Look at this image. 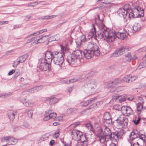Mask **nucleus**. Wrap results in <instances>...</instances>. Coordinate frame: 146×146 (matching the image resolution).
Segmentation results:
<instances>
[{"instance_id":"obj_27","label":"nucleus","mask_w":146,"mask_h":146,"mask_svg":"<svg viewBox=\"0 0 146 146\" xmlns=\"http://www.w3.org/2000/svg\"><path fill=\"white\" fill-rule=\"evenodd\" d=\"M97 100L96 98H94L90 99L85 102L84 105V106H87L88 104L94 103L96 102Z\"/></svg>"},{"instance_id":"obj_64","label":"nucleus","mask_w":146,"mask_h":146,"mask_svg":"<svg viewBox=\"0 0 146 146\" xmlns=\"http://www.w3.org/2000/svg\"><path fill=\"white\" fill-rule=\"evenodd\" d=\"M29 93V92H28V90L27 91H24L22 92V94L23 95H25Z\"/></svg>"},{"instance_id":"obj_19","label":"nucleus","mask_w":146,"mask_h":146,"mask_svg":"<svg viewBox=\"0 0 146 146\" xmlns=\"http://www.w3.org/2000/svg\"><path fill=\"white\" fill-rule=\"evenodd\" d=\"M96 28H95L94 25L93 24L92 31L90 32L88 34V37L89 39L91 38L94 36L96 35Z\"/></svg>"},{"instance_id":"obj_15","label":"nucleus","mask_w":146,"mask_h":146,"mask_svg":"<svg viewBox=\"0 0 146 146\" xmlns=\"http://www.w3.org/2000/svg\"><path fill=\"white\" fill-rule=\"evenodd\" d=\"M122 110L127 116H129L133 114V110L129 107H127L126 106H123L122 107Z\"/></svg>"},{"instance_id":"obj_58","label":"nucleus","mask_w":146,"mask_h":146,"mask_svg":"<svg viewBox=\"0 0 146 146\" xmlns=\"http://www.w3.org/2000/svg\"><path fill=\"white\" fill-rule=\"evenodd\" d=\"M62 118L61 117H56V118L54 119V120L56 121H60L62 120Z\"/></svg>"},{"instance_id":"obj_53","label":"nucleus","mask_w":146,"mask_h":146,"mask_svg":"<svg viewBox=\"0 0 146 146\" xmlns=\"http://www.w3.org/2000/svg\"><path fill=\"white\" fill-rule=\"evenodd\" d=\"M122 96H118V95H116V96H113V99L114 100H116L119 98L120 97H121Z\"/></svg>"},{"instance_id":"obj_14","label":"nucleus","mask_w":146,"mask_h":146,"mask_svg":"<svg viewBox=\"0 0 146 146\" xmlns=\"http://www.w3.org/2000/svg\"><path fill=\"white\" fill-rule=\"evenodd\" d=\"M56 115V113H50L49 111L47 113V112H46L44 119L45 121H47L50 119H55Z\"/></svg>"},{"instance_id":"obj_62","label":"nucleus","mask_w":146,"mask_h":146,"mask_svg":"<svg viewBox=\"0 0 146 146\" xmlns=\"http://www.w3.org/2000/svg\"><path fill=\"white\" fill-rule=\"evenodd\" d=\"M15 72V70H13L10 71L8 73V75L9 76L12 75Z\"/></svg>"},{"instance_id":"obj_29","label":"nucleus","mask_w":146,"mask_h":146,"mask_svg":"<svg viewBox=\"0 0 146 146\" xmlns=\"http://www.w3.org/2000/svg\"><path fill=\"white\" fill-rule=\"evenodd\" d=\"M77 111V109L75 108H71L68 109L66 111V113L68 115L76 112Z\"/></svg>"},{"instance_id":"obj_6","label":"nucleus","mask_w":146,"mask_h":146,"mask_svg":"<svg viewBox=\"0 0 146 146\" xmlns=\"http://www.w3.org/2000/svg\"><path fill=\"white\" fill-rule=\"evenodd\" d=\"M128 121L127 117L123 115H121L114 122L116 127L118 129L121 128L124 126H127Z\"/></svg>"},{"instance_id":"obj_33","label":"nucleus","mask_w":146,"mask_h":146,"mask_svg":"<svg viewBox=\"0 0 146 146\" xmlns=\"http://www.w3.org/2000/svg\"><path fill=\"white\" fill-rule=\"evenodd\" d=\"M104 134L106 136H109L111 133V131L110 129L107 127H105L104 128Z\"/></svg>"},{"instance_id":"obj_11","label":"nucleus","mask_w":146,"mask_h":146,"mask_svg":"<svg viewBox=\"0 0 146 146\" xmlns=\"http://www.w3.org/2000/svg\"><path fill=\"white\" fill-rule=\"evenodd\" d=\"M82 132L76 129H73L71 132L72 137L74 140L78 141L80 137L82 135Z\"/></svg>"},{"instance_id":"obj_45","label":"nucleus","mask_w":146,"mask_h":146,"mask_svg":"<svg viewBox=\"0 0 146 146\" xmlns=\"http://www.w3.org/2000/svg\"><path fill=\"white\" fill-rule=\"evenodd\" d=\"M80 124V122L79 121L76 122L73 124H71L69 127L73 128H75L77 126L79 125Z\"/></svg>"},{"instance_id":"obj_12","label":"nucleus","mask_w":146,"mask_h":146,"mask_svg":"<svg viewBox=\"0 0 146 146\" xmlns=\"http://www.w3.org/2000/svg\"><path fill=\"white\" fill-rule=\"evenodd\" d=\"M97 137L98 138V141L102 143H104L106 140V135L104 133L102 129L98 130L97 134Z\"/></svg>"},{"instance_id":"obj_16","label":"nucleus","mask_w":146,"mask_h":146,"mask_svg":"<svg viewBox=\"0 0 146 146\" xmlns=\"http://www.w3.org/2000/svg\"><path fill=\"white\" fill-rule=\"evenodd\" d=\"M139 132H138L136 130H133L130 134L129 135L130 140H128L130 141H132L136 138H139Z\"/></svg>"},{"instance_id":"obj_23","label":"nucleus","mask_w":146,"mask_h":146,"mask_svg":"<svg viewBox=\"0 0 146 146\" xmlns=\"http://www.w3.org/2000/svg\"><path fill=\"white\" fill-rule=\"evenodd\" d=\"M47 98L50 101L49 103L50 105L57 103L59 101L58 99L56 98L54 96L48 97Z\"/></svg>"},{"instance_id":"obj_38","label":"nucleus","mask_w":146,"mask_h":146,"mask_svg":"<svg viewBox=\"0 0 146 146\" xmlns=\"http://www.w3.org/2000/svg\"><path fill=\"white\" fill-rule=\"evenodd\" d=\"M56 16V15H52L51 16H45L43 17H41V19L42 20H46L48 19H51L53 18H54Z\"/></svg>"},{"instance_id":"obj_8","label":"nucleus","mask_w":146,"mask_h":146,"mask_svg":"<svg viewBox=\"0 0 146 146\" xmlns=\"http://www.w3.org/2000/svg\"><path fill=\"white\" fill-rule=\"evenodd\" d=\"M130 48L127 46H121L118 50H116L111 55L113 57H118L129 50Z\"/></svg>"},{"instance_id":"obj_48","label":"nucleus","mask_w":146,"mask_h":146,"mask_svg":"<svg viewBox=\"0 0 146 146\" xmlns=\"http://www.w3.org/2000/svg\"><path fill=\"white\" fill-rule=\"evenodd\" d=\"M141 119V118L140 117H138L137 120L135 119V120H133V122L135 124L137 125L139 123V121H140Z\"/></svg>"},{"instance_id":"obj_34","label":"nucleus","mask_w":146,"mask_h":146,"mask_svg":"<svg viewBox=\"0 0 146 146\" xmlns=\"http://www.w3.org/2000/svg\"><path fill=\"white\" fill-rule=\"evenodd\" d=\"M122 80L119 78L116 79L113 81H111V83L113 84V86L121 83Z\"/></svg>"},{"instance_id":"obj_30","label":"nucleus","mask_w":146,"mask_h":146,"mask_svg":"<svg viewBox=\"0 0 146 146\" xmlns=\"http://www.w3.org/2000/svg\"><path fill=\"white\" fill-rule=\"evenodd\" d=\"M111 119L103 120V123L105 127L109 126L112 124Z\"/></svg>"},{"instance_id":"obj_21","label":"nucleus","mask_w":146,"mask_h":146,"mask_svg":"<svg viewBox=\"0 0 146 146\" xmlns=\"http://www.w3.org/2000/svg\"><path fill=\"white\" fill-rule=\"evenodd\" d=\"M17 114L16 110L11 111L8 113V116L11 120H13L14 119L15 116Z\"/></svg>"},{"instance_id":"obj_46","label":"nucleus","mask_w":146,"mask_h":146,"mask_svg":"<svg viewBox=\"0 0 146 146\" xmlns=\"http://www.w3.org/2000/svg\"><path fill=\"white\" fill-rule=\"evenodd\" d=\"M126 96H123L121 97H120L119 100V101L120 102H122L126 100Z\"/></svg>"},{"instance_id":"obj_31","label":"nucleus","mask_w":146,"mask_h":146,"mask_svg":"<svg viewBox=\"0 0 146 146\" xmlns=\"http://www.w3.org/2000/svg\"><path fill=\"white\" fill-rule=\"evenodd\" d=\"M22 102L25 106L27 107L31 106L33 104V103L30 100L26 101L25 100H24Z\"/></svg>"},{"instance_id":"obj_9","label":"nucleus","mask_w":146,"mask_h":146,"mask_svg":"<svg viewBox=\"0 0 146 146\" xmlns=\"http://www.w3.org/2000/svg\"><path fill=\"white\" fill-rule=\"evenodd\" d=\"M141 8L139 6H136L133 7L129 14L130 18H136L139 16L140 12L143 13V9L141 10Z\"/></svg>"},{"instance_id":"obj_37","label":"nucleus","mask_w":146,"mask_h":146,"mask_svg":"<svg viewBox=\"0 0 146 146\" xmlns=\"http://www.w3.org/2000/svg\"><path fill=\"white\" fill-rule=\"evenodd\" d=\"M125 57L127 58V61L128 62H130L132 59V57L131 54L128 52L127 54H125Z\"/></svg>"},{"instance_id":"obj_60","label":"nucleus","mask_w":146,"mask_h":146,"mask_svg":"<svg viewBox=\"0 0 146 146\" xmlns=\"http://www.w3.org/2000/svg\"><path fill=\"white\" fill-rule=\"evenodd\" d=\"M35 3V2H33L29 3L28 4V6L29 7H34V4Z\"/></svg>"},{"instance_id":"obj_39","label":"nucleus","mask_w":146,"mask_h":146,"mask_svg":"<svg viewBox=\"0 0 146 146\" xmlns=\"http://www.w3.org/2000/svg\"><path fill=\"white\" fill-rule=\"evenodd\" d=\"M86 126L88 129L90 130V131H91L93 132H95V130L92 127V125L90 123H88L86 124Z\"/></svg>"},{"instance_id":"obj_63","label":"nucleus","mask_w":146,"mask_h":146,"mask_svg":"<svg viewBox=\"0 0 146 146\" xmlns=\"http://www.w3.org/2000/svg\"><path fill=\"white\" fill-rule=\"evenodd\" d=\"M33 91H34L35 92H36L38 91V88L36 87L33 88Z\"/></svg>"},{"instance_id":"obj_18","label":"nucleus","mask_w":146,"mask_h":146,"mask_svg":"<svg viewBox=\"0 0 146 146\" xmlns=\"http://www.w3.org/2000/svg\"><path fill=\"white\" fill-rule=\"evenodd\" d=\"M87 139L86 135H83L82 133V135L80 136L79 139V140H80V141H78L77 143H82V144L84 145V143H86V144H87L86 146H87L88 143L87 140Z\"/></svg>"},{"instance_id":"obj_47","label":"nucleus","mask_w":146,"mask_h":146,"mask_svg":"<svg viewBox=\"0 0 146 146\" xmlns=\"http://www.w3.org/2000/svg\"><path fill=\"white\" fill-rule=\"evenodd\" d=\"M129 142L131 146H141L138 142H137L136 143H133V141H129Z\"/></svg>"},{"instance_id":"obj_3","label":"nucleus","mask_w":146,"mask_h":146,"mask_svg":"<svg viewBox=\"0 0 146 146\" xmlns=\"http://www.w3.org/2000/svg\"><path fill=\"white\" fill-rule=\"evenodd\" d=\"M61 51H54L52 52L50 51H47V52L50 53L51 62L53 60L54 64L56 65H61L64 62V53L65 52L66 48L62 45H61Z\"/></svg>"},{"instance_id":"obj_4","label":"nucleus","mask_w":146,"mask_h":146,"mask_svg":"<svg viewBox=\"0 0 146 146\" xmlns=\"http://www.w3.org/2000/svg\"><path fill=\"white\" fill-rule=\"evenodd\" d=\"M46 52L45 54V59L42 60L38 64V68L42 71H46L49 70L50 68L51 63L50 54Z\"/></svg>"},{"instance_id":"obj_24","label":"nucleus","mask_w":146,"mask_h":146,"mask_svg":"<svg viewBox=\"0 0 146 146\" xmlns=\"http://www.w3.org/2000/svg\"><path fill=\"white\" fill-rule=\"evenodd\" d=\"M80 80V78H79L77 79H73L70 80H63L61 81V82L62 83H66L67 84H70V83L74 82Z\"/></svg>"},{"instance_id":"obj_36","label":"nucleus","mask_w":146,"mask_h":146,"mask_svg":"<svg viewBox=\"0 0 146 146\" xmlns=\"http://www.w3.org/2000/svg\"><path fill=\"white\" fill-rule=\"evenodd\" d=\"M130 75H127L124 77L122 79V81L125 82L127 83H130Z\"/></svg>"},{"instance_id":"obj_22","label":"nucleus","mask_w":146,"mask_h":146,"mask_svg":"<svg viewBox=\"0 0 146 146\" xmlns=\"http://www.w3.org/2000/svg\"><path fill=\"white\" fill-rule=\"evenodd\" d=\"M28 57V55L27 54H25L22 56H20L17 60H18L17 61V64H19L20 63H22L24 62Z\"/></svg>"},{"instance_id":"obj_28","label":"nucleus","mask_w":146,"mask_h":146,"mask_svg":"<svg viewBox=\"0 0 146 146\" xmlns=\"http://www.w3.org/2000/svg\"><path fill=\"white\" fill-rule=\"evenodd\" d=\"M47 31L46 29H43L40 31H37L36 32L32 33L30 35L28 36L27 37H30L31 36H33L35 35H38L40 34H42L44 32H46Z\"/></svg>"},{"instance_id":"obj_55","label":"nucleus","mask_w":146,"mask_h":146,"mask_svg":"<svg viewBox=\"0 0 146 146\" xmlns=\"http://www.w3.org/2000/svg\"><path fill=\"white\" fill-rule=\"evenodd\" d=\"M9 21H0V25H3L5 24H8Z\"/></svg>"},{"instance_id":"obj_32","label":"nucleus","mask_w":146,"mask_h":146,"mask_svg":"<svg viewBox=\"0 0 146 146\" xmlns=\"http://www.w3.org/2000/svg\"><path fill=\"white\" fill-rule=\"evenodd\" d=\"M116 133L113 132L111 133V134L109 136V138H110L111 140L115 139V140H117V136Z\"/></svg>"},{"instance_id":"obj_42","label":"nucleus","mask_w":146,"mask_h":146,"mask_svg":"<svg viewBox=\"0 0 146 146\" xmlns=\"http://www.w3.org/2000/svg\"><path fill=\"white\" fill-rule=\"evenodd\" d=\"M146 66V60H143L139 66V68L145 67Z\"/></svg>"},{"instance_id":"obj_43","label":"nucleus","mask_w":146,"mask_h":146,"mask_svg":"<svg viewBox=\"0 0 146 146\" xmlns=\"http://www.w3.org/2000/svg\"><path fill=\"white\" fill-rule=\"evenodd\" d=\"M58 37V36L57 35H56L54 36H52L51 37L49 38L48 39L49 42H51L52 41H54L56 40H57L58 39V38H56V37Z\"/></svg>"},{"instance_id":"obj_41","label":"nucleus","mask_w":146,"mask_h":146,"mask_svg":"<svg viewBox=\"0 0 146 146\" xmlns=\"http://www.w3.org/2000/svg\"><path fill=\"white\" fill-rule=\"evenodd\" d=\"M12 93L9 92L4 94H0V98H6L9 96H11L12 94Z\"/></svg>"},{"instance_id":"obj_52","label":"nucleus","mask_w":146,"mask_h":146,"mask_svg":"<svg viewBox=\"0 0 146 146\" xmlns=\"http://www.w3.org/2000/svg\"><path fill=\"white\" fill-rule=\"evenodd\" d=\"M94 74L93 72H90L88 74H87L85 76V77L86 78H88V77H90L92 75Z\"/></svg>"},{"instance_id":"obj_10","label":"nucleus","mask_w":146,"mask_h":146,"mask_svg":"<svg viewBox=\"0 0 146 146\" xmlns=\"http://www.w3.org/2000/svg\"><path fill=\"white\" fill-rule=\"evenodd\" d=\"M1 140L2 142L6 141L8 145H14L18 142L17 139L10 136L5 137L1 138Z\"/></svg>"},{"instance_id":"obj_40","label":"nucleus","mask_w":146,"mask_h":146,"mask_svg":"<svg viewBox=\"0 0 146 146\" xmlns=\"http://www.w3.org/2000/svg\"><path fill=\"white\" fill-rule=\"evenodd\" d=\"M117 136V139L119 138H121V136L123 134V132L122 130H120L119 131H118L116 133Z\"/></svg>"},{"instance_id":"obj_7","label":"nucleus","mask_w":146,"mask_h":146,"mask_svg":"<svg viewBox=\"0 0 146 146\" xmlns=\"http://www.w3.org/2000/svg\"><path fill=\"white\" fill-rule=\"evenodd\" d=\"M97 82L95 79H92L87 80L84 84V87L89 89L90 91L93 93L95 91L97 88Z\"/></svg>"},{"instance_id":"obj_50","label":"nucleus","mask_w":146,"mask_h":146,"mask_svg":"<svg viewBox=\"0 0 146 146\" xmlns=\"http://www.w3.org/2000/svg\"><path fill=\"white\" fill-rule=\"evenodd\" d=\"M111 87H114L113 84L111 83V82H110L107 84L106 88H109Z\"/></svg>"},{"instance_id":"obj_54","label":"nucleus","mask_w":146,"mask_h":146,"mask_svg":"<svg viewBox=\"0 0 146 146\" xmlns=\"http://www.w3.org/2000/svg\"><path fill=\"white\" fill-rule=\"evenodd\" d=\"M129 4H125L124 6V8L123 9H124L125 10L127 11L129 9Z\"/></svg>"},{"instance_id":"obj_26","label":"nucleus","mask_w":146,"mask_h":146,"mask_svg":"<svg viewBox=\"0 0 146 146\" xmlns=\"http://www.w3.org/2000/svg\"><path fill=\"white\" fill-rule=\"evenodd\" d=\"M141 27V26L139 23H135L133 27V32H135L139 31L140 30Z\"/></svg>"},{"instance_id":"obj_5","label":"nucleus","mask_w":146,"mask_h":146,"mask_svg":"<svg viewBox=\"0 0 146 146\" xmlns=\"http://www.w3.org/2000/svg\"><path fill=\"white\" fill-rule=\"evenodd\" d=\"M82 57V52L80 50L74 51L72 54L68 56L67 61L72 65L74 64L80 59Z\"/></svg>"},{"instance_id":"obj_51","label":"nucleus","mask_w":146,"mask_h":146,"mask_svg":"<svg viewBox=\"0 0 146 146\" xmlns=\"http://www.w3.org/2000/svg\"><path fill=\"white\" fill-rule=\"evenodd\" d=\"M145 135L143 134H141L139 133V138L141 139L143 141L145 140Z\"/></svg>"},{"instance_id":"obj_35","label":"nucleus","mask_w":146,"mask_h":146,"mask_svg":"<svg viewBox=\"0 0 146 146\" xmlns=\"http://www.w3.org/2000/svg\"><path fill=\"white\" fill-rule=\"evenodd\" d=\"M103 120L111 119L110 113L109 112H106L104 113Z\"/></svg>"},{"instance_id":"obj_57","label":"nucleus","mask_w":146,"mask_h":146,"mask_svg":"<svg viewBox=\"0 0 146 146\" xmlns=\"http://www.w3.org/2000/svg\"><path fill=\"white\" fill-rule=\"evenodd\" d=\"M17 64V61H14L13 64V66L14 67H16L19 64Z\"/></svg>"},{"instance_id":"obj_56","label":"nucleus","mask_w":146,"mask_h":146,"mask_svg":"<svg viewBox=\"0 0 146 146\" xmlns=\"http://www.w3.org/2000/svg\"><path fill=\"white\" fill-rule=\"evenodd\" d=\"M63 142L64 145L65 146H71L70 143H67L66 142H65L64 141H63ZM71 142H70V143Z\"/></svg>"},{"instance_id":"obj_1","label":"nucleus","mask_w":146,"mask_h":146,"mask_svg":"<svg viewBox=\"0 0 146 146\" xmlns=\"http://www.w3.org/2000/svg\"><path fill=\"white\" fill-rule=\"evenodd\" d=\"M95 23L99 28V30L98 31L99 37L101 38H103L108 42H113L116 37L123 40L127 38V34L119 32L114 33L107 28L103 23V21L100 19L99 15H97V18L95 19Z\"/></svg>"},{"instance_id":"obj_44","label":"nucleus","mask_w":146,"mask_h":146,"mask_svg":"<svg viewBox=\"0 0 146 146\" xmlns=\"http://www.w3.org/2000/svg\"><path fill=\"white\" fill-rule=\"evenodd\" d=\"M33 110H31L27 111L28 116L29 118H32L33 113Z\"/></svg>"},{"instance_id":"obj_20","label":"nucleus","mask_w":146,"mask_h":146,"mask_svg":"<svg viewBox=\"0 0 146 146\" xmlns=\"http://www.w3.org/2000/svg\"><path fill=\"white\" fill-rule=\"evenodd\" d=\"M49 36V35H45L42 36L41 38H38L37 41H35L34 42L35 44L44 42L48 40Z\"/></svg>"},{"instance_id":"obj_17","label":"nucleus","mask_w":146,"mask_h":146,"mask_svg":"<svg viewBox=\"0 0 146 146\" xmlns=\"http://www.w3.org/2000/svg\"><path fill=\"white\" fill-rule=\"evenodd\" d=\"M117 13L120 17H123L125 19L127 15V11L123 8H121L118 11Z\"/></svg>"},{"instance_id":"obj_61","label":"nucleus","mask_w":146,"mask_h":146,"mask_svg":"<svg viewBox=\"0 0 146 146\" xmlns=\"http://www.w3.org/2000/svg\"><path fill=\"white\" fill-rule=\"evenodd\" d=\"M86 143H84V145L82 144V143H77V145L76 146H86Z\"/></svg>"},{"instance_id":"obj_13","label":"nucleus","mask_w":146,"mask_h":146,"mask_svg":"<svg viewBox=\"0 0 146 146\" xmlns=\"http://www.w3.org/2000/svg\"><path fill=\"white\" fill-rule=\"evenodd\" d=\"M95 52V51L92 50L85 49L83 52V54L84 55L86 59H90L94 55H96Z\"/></svg>"},{"instance_id":"obj_2","label":"nucleus","mask_w":146,"mask_h":146,"mask_svg":"<svg viewBox=\"0 0 146 146\" xmlns=\"http://www.w3.org/2000/svg\"><path fill=\"white\" fill-rule=\"evenodd\" d=\"M86 39V37L84 35H82L78 38L76 40L77 47L80 48L82 47L84 45H85V47L88 49V50L95 51L96 56H98L100 54L98 46L96 44L93 42H90L86 44L85 41Z\"/></svg>"},{"instance_id":"obj_25","label":"nucleus","mask_w":146,"mask_h":146,"mask_svg":"<svg viewBox=\"0 0 146 146\" xmlns=\"http://www.w3.org/2000/svg\"><path fill=\"white\" fill-rule=\"evenodd\" d=\"M144 101L142 100L141 102H139L137 104L138 113L140 114L143 110V104Z\"/></svg>"},{"instance_id":"obj_49","label":"nucleus","mask_w":146,"mask_h":146,"mask_svg":"<svg viewBox=\"0 0 146 146\" xmlns=\"http://www.w3.org/2000/svg\"><path fill=\"white\" fill-rule=\"evenodd\" d=\"M137 77L136 76H130V83H131L132 81H134L137 78Z\"/></svg>"},{"instance_id":"obj_59","label":"nucleus","mask_w":146,"mask_h":146,"mask_svg":"<svg viewBox=\"0 0 146 146\" xmlns=\"http://www.w3.org/2000/svg\"><path fill=\"white\" fill-rule=\"evenodd\" d=\"M36 38V37H34V38H31L30 39H28L27 41V43H30V42L33 41V40H34Z\"/></svg>"}]
</instances>
